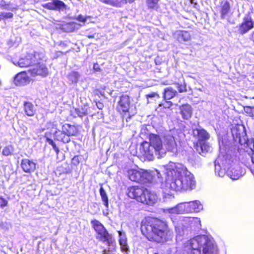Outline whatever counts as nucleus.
I'll use <instances>...</instances> for the list:
<instances>
[{
    "label": "nucleus",
    "mask_w": 254,
    "mask_h": 254,
    "mask_svg": "<svg viewBox=\"0 0 254 254\" xmlns=\"http://www.w3.org/2000/svg\"><path fill=\"white\" fill-rule=\"evenodd\" d=\"M68 52V51L65 52V53H63L62 52H60V53L62 54V55H64V54H65L66 53H67Z\"/></svg>",
    "instance_id": "obj_51"
},
{
    "label": "nucleus",
    "mask_w": 254,
    "mask_h": 254,
    "mask_svg": "<svg viewBox=\"0 0 254 254\" xmlns=\"http://www.w3.org/2000/svg\"><path fill=\"white\" fill-rule=\"evenodd\" d=\"M246 151H247V152H248V151H249L248 149H247V150H246Z\"/></svg>",
    "instance_id": "obj_55"
},
{
    "label": "nucleus",
    "mask_w": 254,
    "mask_h": 254,
    "mask_svg": "<svg viewBox=\"0 0 254 254\" xmlns=\"http://www.w3.org/2000/svg\"><path fill=\"white\" fill-rule=\"evenodd\" d=\"M23 110L25 114L28 117H33L36 112V109L32 103L25 101L23 103Z\"/></svg>",
    "instance_id": "obj_24"
},
{
    "label": "nucleus",
    "mask_w": 254,
    "mask_h": 254,
    "mask_svg": "<svg viewBox=\"0 0 254 254\" xmlns=\"http://www.w3.org/2000/svg\"><path fill=\"white\" fill-rule=\"evenodd\" d=\"M180 113L182 119L184 120H188L191 118L192 115V108L191 106L188 104H184L179 107Z\"/></svg>",
    "instance_id": "obj_20"
},
{
    "label": "nucleus",
    "mask_w": 254,
    "mask_h": 254,
    "mask_svg": "<svg viewBox=\"0 0 254 254\" xmlns=\"http://www.w3.org/2000/svg\"><path fill=\"white\" fill-rule=\"evenodd\" d=\"M87 37L89 38V39H92L94 37V36L93 35H88L87 36Z\"/></svg>",
    "instance_id": "obj_49"
},
{
    "label": "nucleus",
    "mask_w": 254,
    "mask_h": 254,
    "mask_svg": "<svg viewBox=\"0 0 254 254\" xmlns=\"http://www.w3.org/2000/svg\"><path fill=\"white\" fill-rule=\"evenodd\" d=\"M194 136L197 140V143H204L210 138L209 133L203 128H196L193 130Z\"/></svg>",
    "instance_id": "obj_17"
},
{
    "label": "nucleus",
    "mask_w": 254,
    "mask_h": 254,
    "mask_svg": "<svg viewBox=\"0 0 254 254\" xmlns=\"http://www.w3.org/2000/svg\"><path fill=\"white\" fill-rule=\"evenodd\" d=\"M157 194L146 188L144 197L141 203L145 205L153 206L157 202Z\"/></svg>",
    "instance_id": "obj_14"
},
{
    "label": "nucleus",
    "mask_w": 254,
    "mask_h": 254,
    "mask_svg": "<svg viewBox=\"0 0 254 254\" xmlns=\"http://www.w3.org/2000/svg\"><path fill=\"white\" fill-rule=\"evenodd\" d=\"M28 72L31 76H40L41 77H46L49 75V69L45 63L40 62L38 61L33 65V67L29 69Z\"/></svg>",
    "instance_id": "obj_11"
},
{
    "label": "nucleus",
    "mask_w": 254,
    "mask_h": 254,
    "mask_svg": "<svg viewBox=\"0 0 254 254\" xmlns=\"http://www.w3.org/2000/svg\"><path fill=\"white\" fill-rule=\"evenodd\" d=\"M79 127L78 125L64 124L62 127V129L69 137L77 135L79 132Z\"/></svg>",
    "instance_id": "obj_21"
},
{
    "label": "nucleus",
    "mask_w": 254,
    "mask_h": 254,
    "mask_svg": "<svg viewBox=\"0 0 254 254\" xmlns=\"http://www.w3.org/2000/svg\"><path fill=\"white\" fill-rule=\"evenodd\" d=\"M102 254H107V251L106 250H104L103 251H102Z\"/></svg>",
    "instance_id": "obj_50"
},
{
    "label": "nucleus",
    "mask_w": 254,
    "mask_h": 254,
    "mask_svg": "<svg viewBox=\"0 0 254 254\" xmlns=\"http://www.w3.org/2000/svg\"><path fill=\"white\" fill-rule=\"evenodd\" d=\"M162 94L163 99L171 100L177 95L178 92L173 87H168L164 89Z\"/></svg>",
    "instance_id": "obj_25"
},
{
    "label": "nucleus",
    "mask_w": 254,
    "mask_h": 254,
    "mask_svg": "<svg viewBox=\"0 0 254 254\" xmlns=\"http://www.w3.org/2000/svg\"><path fill=\"white\" fill-rule=\"evenodd\" d=\"M183 98H181V99L179 100V102H181V99H182Z\"/></svg>",
    "instance_id": "obj_53"
},
{
    "label": "nucleus",
    "mask_w": 254,
    "mask_h": 254,
    "mask_svg": "<svg viewBox=\"0 0 254 254\" xmlns=\"http://www.w3.org/2000/svg\"><path fill=\"white\" fill-rule=\"evenodd\" d=\"M148 174L147 171L130 169L128 171L129 179L135 182H144L147 180Z\"/></svg>",
    "instance_id": "obj_12"
},
{
    "label": "nucleus",
    "mask_w": 254,
    "mask_h": 254,
    "mask_svg": "<svg viewBox=\"0 0 254 254\" xmlns=\"http://www.w3.org/2000/svg\"><path fill=\"white\" fill-rule=\"evenodd\" d=\"M100 195L101 197L102 200L104 203V205L108 208L109 207V199L108 195L104 190L103 187L101 186L99 189Z\"/></svg>",
    "instance_id": "obj_31"
},
{
    "label": "nucleus",
    "mask_w": 254,
    "mask_h": 254,
    "mask_svg": "<svg viewBox=\"0 0 254 254\" xmlns=\"http://www.w3.org/2000/svg\"><path fill=\"white\" fill-rule=\"evenodd\" d=\"M13 14L11 12H0V21H5L8 19H12Z\"/></svg>",
    "instance_id": "obj_34"
},
{
    "label": "nucleus",
    "mask_w": 254,
    "mask_h": 254,
    "mask_svg": "<svg viewBox=\"0 0 254 254\" xmlns=\"http://www.w3.org/2000/svg\"><path fill=\"white\" fill-rule=\"evenodd\" d=\"M42 7L50 10L61 11L66 9V5L61 0H52L51 2L42 4Z\"/></svg>",
    "instance_id": "obj_15"
},
{
    "label": "nucleus",
    "mask_w": 254,
    "mask_h": 254,
    "mask_svg": "<svg viewBox=\"0 0 254 254\" xmlns=\"http://www.w3.org/2000/svg\"><path fill=\"white\" fill-rule=\"evenodd\" d=\"M245 146L248 147L252 151L251 159L252 162L254 164V144H243Z\"/></svg>",
    "instance_id": "obj_39"
},
{
    "label": "nucleus",
    "mask_w": 254,
    "mask_h": 254,
    "mask_svg": "<svg viewBox=\"0 0 254 254\" xmlns=\"http://www.w3.org/2000/svg\"><path fill=\"white\" fill-rule=\"evenodd\" d=\"M20 166L24 172L31 174L35 171L36 164L33 160L24 158L21 160Z\"/></svg>",
    "instance_id": "obj_18"
},
{
    "label": "nucleus",
    "mask_w": 254,
    "mask_h": 254,
    "mask_svg": "<svg viewBox=\"0 0 254 254\" xmlns=\"http://www.w3.org/2000/svg\"><path fill=\"white\" fill-rule=\"evenodd\" d=\"M234 143H254V137L247 136L246 128L243 125L237 124L231 128Z\"/></svg>",
    "instance_id": "obj_7"
},
{
    "label": "nucleus",
    "mask_w": 254,
    "mask_h": 254,
    "mask_svg": "<svg viewBox=\"0 0 254 254\" xmlns=\"http://www.w3.org/2000/svg\"><path fill=\"white\" fill-rule=\"evenodd\" d=\"M175 84L179 93L186 92L187 91V85L185 83L182 84L176 83Z\"/></svg>",
    "instance_id": "obj_36"
},
{
    "label": "nucleus",
    "mask_w": 254,
    "mask_h": 254,
    "mask_svg": "<svg viewBox=\"0 0 254 254\" xmlns=\"http://www.w3.org/2000/svg\"><path fill=\"white\" fill-rule=\"evenodd\" d=\"M42 60L41 53L37 52L28 53L24 57L19 60L17 65L20 67L26 68L33 66L36 62Z\"/></svg>",
    "instance_id": "obj_8"
},
{
    "label": "nucleus",
    "mask_w": 254,
    "mask_h": 254,
    "mask_svg": "<svg viewBox=\"0 0 254 254\" xmlns=\"http://www.w3.org/2000/svg\"><path fill=\"white\" fill-rule=\"evenodd\" d=\"M93 69L96 72H99L101 71V68L97 63L94 64Z\"/></svg>",
    "instance_id": "obj_47"
},
{
    "label": "nucleus",
    "mask_w": 254,
    "mask_h": 254,
    "mask_svg": "<svg viewBox=\"0 0 254 254\" xmlns=\"http://www.w3.org/2000/svg\"><path fill=\"white\" fill-rule=\"evenodd\" d=\"M253 34H254V32H253Z\"/></svg>",
    "instance_id": "obj_57"
},
{
    "label": "nucleus",
    "mask_w": 254,
    "mask_h": 254,
    "mask_svg": "<svg viewBox=\"0 0 254 254\" xmlns=\"http://www.w3.org/2000/svg\"><path fill=\"white\" fill-rule=\"evenodd\" d=\"M187 207L189 208V212H196L202 208V205L198 201L195 200L188 203Z\"/></svg>",
    "instance_id": "obj_28"
},
{
    "label": "nucleus",
    "mask_w": 254,
    "mask_h": 254,
    "mask_svg": "<svg viewBox=\"0 0 254 254\" xmlns=\"http://www.w3.org/2000/svg\"><path fill=\"white\" fill-rule=\"evenodd\" d=\"M118 232L119 236V243L120 246L121 251L127 254L129 251V246L127 244V240L126 233L121 231H118Z\"/></svg>",
    "instance_id": "obj_22"
},
{
    "label": "nucleus",
    "mask_w": 254,
    "mask_h": 254,
    "mask_svg": "<svg viewBox=\"0 0 254 254\" xmlns=\"http://www.w3.org/2000/svg\"><path fill=\"white\" fill-rule=\"evenodd\" d=\"M168 177L172 178L166 182V187L170 191L191 190L195 188V182L193 175L183 169L174 168L167 171Z\"/></svg>",
    "instance_id": "obj_2"
},
{
    "label": "nucleus",
    "mask_w": 254,
    "mask_h": 254,
    "mask_svg": "<svg viewBox=\"0 0 254 254\" xmlns=\"http://www.w3.org/2000/svg\"><path fill=\"white\" fill-rule=\"evenodd\" d=\"M146 96L147 98H154V97H157V98L160 97L159 95L155 92L150 93L146 95Z\"/></svg>",
    "instance_id": "obj_44"
},
{
    "label": "nucleus",
    "mask_w": 254,
    "mask_h": 254,
    "mask_svg": "<svg viewBox=\"0 0 254 254\" xmlns=\"http://www.w3.org/2000/svg\"><path fill=\"white\" fill-rule=\"evenodd\" d=\"M146 189V187L139 185L130 186L127 189V196L130 199L141 203L144 197Z\"/></svg>",
    "instance_id": "obj_9"
},
{
    "label": "nucleus",
    "mask_w": 254,
    "mask_h": 254,
    "mask_svg": "<svg viewBox=\"0 0 254 254\" xmlns=\"http://www.w3.org/2000/svg\"><path fill=\"white\" fill-rule=\"evenodd\" d=\"M87 109L83 107L74 108L73 111H71V115L74 114V117H76V116L82 117L83 116L87 115Z\"/></svg>",
    "instance_id": "obj_29"
},
{
    "label": "nucleus",
    "mask_w": 254,
    "mask_h": 254,
    "mask_svg": "<svg viewBox=\"0 0 254 254\" xmlns=\"http://www.w3.org/2000/svg\"><path fill=\"white\" fill-rule=\"evenodd\" d=\"M139 151L141 155L149 160H152L154 155L158 158L169 152L173 156L185 151L183 144H140Z\"/></svg>",
    "instance_id": "obj_3"
},
{
    "label": "nucleus",
    "mask_w": 254,
    "mask_h": 254,
    "mask_svg": "<svg viewBox=\"0 0 254 254\" xmlns=\"http://www.w3.org/2000/svg\"><path fill=\"white\" fill-rule=\"evenodd\" d=\"M30 79L27 76L26 71H22L17 73L14 77V83L16 86H23L29 84Z\"/></svg>",
    "instance_id": "obj_19"
},
{
    "label": "nucleus",
    "mask_w": 254,
    "mask_h": 254,
    "mask_svg": "<svg viewBox=\"0 0 254 254\" xmlns=\"http://www.w3.org/2000/svg\"><path fill=\"white\" fill-rule=\"evenodd\" d=\"M101 1L116 7H121L127 2V0H101Z\"/></svg>",
    "instance_id": "obj_26"
},
{
    "label": "nucleus",
    "mask_w": 254,
    "mask_h": 254,
    "mask_svg": "<svg viewBox=\"0 0 254 254\" xmlns=\"http://www.w3.org/2000/svg\"><path fill=\"white\" fill-rule=\"evenodd\" d=\"M96 105L97 107L100 110H102L104 108L103 103L99 101L96 102Z\"/></svg>",
    "instance_id": "obj_46"
},
{
    "label": "nucleus",
    "mask_w": 254,
    "mask_h": 254,
    "mask_svg": "<svg viewBox=\"0 0 254 254\" xmlns=\"http://www.w3.org/2000/svg\"><path fill=\"white\" fill-rule=\"evenodd\" d=\"M51 144L57 154L59 153V152L60 151V149L64 150V148L61 147L59 146H57V144Z\"/></svg>",
    "instance_id": "obj_45"
},
{
    "label": "nucleus",
    "mask_w": 254,
    "mask_h": 254,
    "mask_svg": "<svg viewBox=\"0 0 254 254\" xmlns=\"http://www.w3.org/2000/svg\"><path fill=\"white\" fill-rule=\"evenodd\" d=\"M194 148L199 154L201 155L206 154L210 150L209 144H194Z\"/></svg>",
    "instance_id": "obj_27"
},
{
    "label": "nucleus",
    "mask_w": 254,
    "mask_h": 254,
    "mask_svg": "<svg viewBox=\"0 0 254 254\" xmlns=\"http://www.w3.org/2000/svg\"><path fill=\"white\" fill-rule=\"evenodd\" d=\"M43 137L45 138V141L48 143H54V141H59L61 143H68L69 138L63 131L58 130L52 133L51 132H46Z\"/></svg>",
    "instance_id": "obj_10"
},
{
    "label": "nucleus",
    "mask_w": 254,
    "mask_h": 254,
    "mask_svg": "<svg viewBox=\"0 0 254 254\" xmlns=\"http://www.w3.org/2000/svg\"><path fill=\"white\" fill-rule=\"evenodd\" d=\"M106 89L105 86H101L98 88H96L93 90V94L94 96H101L105 97V90Z\"/></svg>",
    "instance_id": "obj_33"
},
{
    "label": "nucleus",
    "mask_w": 254,
    "mask_h": 254,
    "mask_svg": "<svg viewBox=\"0 0 254 254\" xmlns=\"http://www.w3.org/2000/svg\"><path fill=\"white\" fill-rule=\"evenodd\" d=\"M76 19L81 22L85 23L87 21V18L86 17L83 16L81 14L78 15L76 17Z\"/></svg>",
    "instance_id": "obj_43"
},
{
    "label": "nucleus",
    "mask_w": 254,
    "mask_h": 254,
    "mask_svg": "<svg viewBox=\"0 0 254 254\" xmlns=\"http://www.w3.org/2000/svg\"><path fill=\"white\" fill-rule=\"evenodd\" d=\"M173 36L180 43L190 41L192 37L191 32L185 30L176 31L173 33Z\"/></svg>",
    "instance_id": "obj_16"
},
{
    "label": "nucleus",
    "mask_w": 254,
    "mask_h": 254,
    "mask_svg": "<svg viewBox=\"0 0 254 254\" xmlns=\"http://www.w3.org/2000/svg\"><path fill=\"white\" fill-rule=\"evenodd\" d=\"M190 0V3L192 4V3H193V1H194V0Z\"/></svg>",
    "instance_id": "obj_52"
},
{
    "label": "nucleus",
    "mask_w": 254,
    "mask_h": 254,
    "mask_svg": "<svg viewBox=\"0 0 254 254\" xmlns=\"http://www.w3.org/2000/svg\"><path fill=\"white\" fill-rule=\"evenodd\" d=\"M154 254H159L158 253H154Z\"/></svg>",
    "instance_id": "obj_54"
},
{
    "label": "nucleus",
    "mask_w": 254,
    "mask_h": 254,
    "mask_svg": "<svg viewBox=\"0 0 254 254\" xmlns=\"http://www.w3.org/2000/svg\"><path fill=\"white\" fill-rule=\"evenodd\" d=\"M163 100L164 103L160 104V107L163 106L165 109H170L173 106V103L169 99H163Z\"/></svg>",
    "instance_id": "obj_38"
},
{
    "label": "nucleus",
    "mask_w": 254,
    "mask_h": 254,
    "mask_svg": "<svg viewBox=\"0 0 254 254\" xmlns=\"http://www.w3.org/2000/svg\"><path fill=\"white\" fill-rule=\"evenodd\" d=\"M254 27V21L250 15L243 18V21L238 26V31L241 35L248 33Z\"/></svg>",
    "instance_id": "obj_13"
},
{
    "label": "nucleus",
    "mask_w": 254,
    "mask_h": 254,
    "mask_svg": "<svg viewBox=\"0 0 254 254\" xmlns=\"http://www.w3.org/2000/svg\"><path fill=\"white\" fill-rule=\"evenodd\" d=\"M8 205V201L3 197L0 196V208H3Z\"/></svg>",
    "instance_id": "obj_41"
},
{
    "label": "nucleus",
    "mask_w": 254,
    "mask_h": 254,
    "mask_svg": "<svg viewBox=\"0 0 254 254\" xmlns=\"http://www.w3.org/2000/svg\"><path fill=\"white\" fill-rule=\"evenodd\" d=\"M148 138L149 142L143 141L142 143H161V137L158 134L150 133L148 135Z\"/></svg>",
    "instance_id": "obj_30"
},
{
    "label": "nucleus",
    "mask_w": 254,
    "mask_h": 254,
    "mask_svg": "<svg viewBox=\"0 0 254 254\" xmlns=\"http://www.w3.org/2000/svg\"><path fill=\"white\" fill-rule=\"evenodd\" d=\"M0 8L1 10H13V8H11V4L6 3L5 1L2 0L0 3Z\"/></svg>",
    "instance_id": "obj_37"
},
{
    "label": "nucleus",
    "mask_w": 254,
    "mask_h": 254,
    "mask_svg": "<svg viewBox=\"0 0 254 254\" xmlns=\"http://www.w3.org/2000/svg\"><path fill=\"white\" fill-rule=\"evenodd\" d=\"M159 0H147L146 1L147 5L149 9H154L158 8Z\"/></svg>",
    "instance_id": "obj_35"
},
{
    "label": "nucleus",
    "mask_w": 254,
    "mask_h": 254,
    "mask_svg": "<svg viewBox=\"0 0 254 254\" xmlns=\"http://www.w3.org/2000/svg\"><path fill=\"white\" fill-rule=\"evenodd\" d=\"M1 153L4 156L11 155L14 151V148L11 144H7L3 147H0Z\"/></svg>",
    "instance_id": "obj_32"
},
{
    "label": "nucleus",
    "mask_w": 254,
    "mask_h": 254,
    "mask_svg": "<svg viewBox=\"0 0 254 254\" xmlns=\"http://www.w3.org/2000/svg\"><path fill=\"white\" fill-rule=\"evenodd\" d=\"M252 98L254 99V96Z\"/></svg>",
    "instance_id": "obj_56"
},
{
    "label": "nucleus",
    "mask_w": 254,
    "mask_h": 254,
    "mask_svg": "<svg viewBox=\"0 0 254 254\" xmlns=\"http://www.w3.org/2000/svg\"><path fill=\"white\" fill-rule=\"evenodd\" d=\"M65 25L67 28L70 29V31H73L75 29L77 24L75 22H69L66 23Z\"/></svg>",
    "instance_id": "obj_42"
},
{
    "label": "nucleus",
    "mask_w": 254,
    "mask_h": 254,
    "mask_svg": "<svg viewBox=\"0 0 254 254\" xmlns=\"http://www.w3.org/2000/svg\"><path fill=\"white\" fill-rule=\"evenodd\" d=\"M142 235L148 241L163 244L170 237V229L166 222L156 217H145L140 223Z\"/></svg>",
    "instance_id": "obj_1"
},
{
    "label": "nucleus",
    "mask_w": 254,
    "mask_h": 254,
    "mask_svg": "<svg viewBox=\"0 0 254 254\" xmlns=\"http://www.w3.org/2000/svg\"><path fill=\"white\" fill-rule=\"evenodd\" d=\"M231 12V5L229 1L222 0L220 3L219 12L221 19H224Z\"/></svg>",
    "instance_id": "obj_23"
},
{
    "label": "nucleus",
    "mask_w": 254,
    "mask_h": 254,
    "mask_svg": "<svg viewBox=\"0 0 254 254\" xmlns=\"http://www.w3.org/2000/svg\"><path fill=\"white\" fill-rule=\"evenodd\" d=\"M80 163L79 156L78 155L74 156L71 160V164L77 166Z\"/></svg>",
    "instance_id": "obj_40"
},
{
    "label": "nucleus",
    "mask_w": 254,
    "mask_h": 254,
    "mask_svg": "<svg viewBox=\"0 0 254 254\" xmlns=\"http://www.w3.org/2000/svg\"><path fill=\"white\" fill-rule=\"evenodd\" d=\"M187 254H217V248L205 235H198L188 240L185 245Z\"/></svg>",
    "instance_id": "obj_4"
},
{
    "label": "nucleus",
    "mask_w": 254,
    "mask_h": 254,
    "mask_svg": "<svg viewBox=\"0 0 254 254\" xmlns=\"http://www.w3.org/2000/svg\"><path fill=\"white\" fill-rule=\"evenodd\" d=\"M230 178L232 179L233 180H237L238 179L240 176L239 174L234 175L233 174V172L231 171V174H229Z\"/></svg>",
    "instance_id": "obj_48"
},
{
    "label": "nucleus",
    "mask_w": 254,
    "mask_h": 254,
    "mask_svg": "<svg viewBox=\"0 0 254 254\" xmlns=\"http://www.w3.org/2000/svg\"><path fill=\"white\" fill-rule=\"evenodd\" d=\"M130 100L129 95L123 94L120 96L117 105V111L123 120L126 122L130 120L134 114L130 112Z\"/></svg>",
    "instance_id": "obj_6"
},
{
    "label": "nucleus",
    "mask_w": 254,
    "mask_h": 254,
    "mask_svg": "<svg viewBox=\"0 0 254 254\" xmlns=\"http://www.w3.org/2000/svg\"><path fill=\"white\" fill-rule=\"evenodd\" d=\"M92 227L96 233V238L100 242L106 243L109 246H112L116 240L110 234L105 226L98 220L93 219L91 221Z\"/></svg>",
    "instance_id": "obj_5"
}]
</instances>
